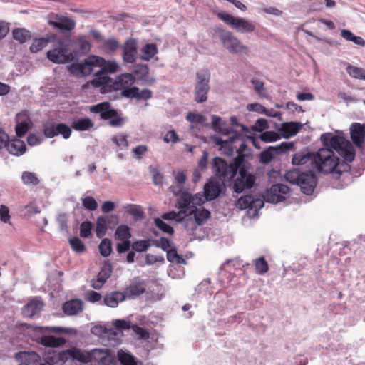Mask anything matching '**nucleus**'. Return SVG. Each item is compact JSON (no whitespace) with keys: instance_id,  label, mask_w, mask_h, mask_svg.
<instances>
[{"instance_id":"obj_40","label":"nucleus","mask_w":365,"mask_h":365,"mask_svg":"<svg viewBox=\"0 0 365 365\" xmlns=\"http://www.w3.org/2000/svg\"><path fill=\"white\" fill-rule=\"evenodd\" d=\"M118 359L121 365H138L135 358L123 350L118 351Z\"/></svg>"},{"instance_id":"obj_23","label":"nucleus","mask_w":365,"mask_h":365,"mask_svg":"<svg viewBox=\"0 0 365 365\" xmlns=\"http://www.w3.org/2000/svg\"><path fill=\"white\" fill-rule=\"evenodd\" d=\"M125 297L123 292L114 291L108 292L105 294L103 298L104 304L111 308H115L118 306L119 303L125 301Z\"/></svg>"},{"instance_id":"obj_51","label":"nucleus","mask_w":365,"mask_h":365,"mask_svg":"<svg viewBox=\"0 0 365 365\" xmlns=\"http://www.w3.org/2000/svg\"><path fill=\"white\" fill-rule=\"evenodd\" d=\"M56 133L57 135H61L64 139H68L71 135V128L65 123H57Z\"/></svg>"},{"instance_id":"obj_57","label":"nucleus","mask_w":365,"mask_h":365,"mask_svg":"<svg viewBox=\"0 0 365 365\" xmlns=\"http://www.w3.org/2000/svg\"><path fill=\"white\" fill-rule=\"evenodd\" d=\"M82 205L85 209L93 211L97 209L98 203L96 200L91 196H87L82 200Z\"/></svg>"},{"instance_id":"obj_16","label":"nucleus","mask_w":365,"mask_h":365,"mask_svg":"<svg viewBox=\"0 0 365 365\" xmlns=\"http://www.w3.org/2000/svg\"><path fill=\"white\" fill-rule=\"evenodd\" d=\"M123 59L125 63L135 62L138 54L137 41L131 38L126 40L123 47Z\"/></svg>"},{"instance_id":"obj_61","label":"nucleus","mask_w":365,"mask_h":365,"mask_svg":"<svg viewBox=\"0 0 365 365\" xmlns=\"http://www.w3.org/2000/svg\"><path fill=\"white\" fill-rule=\"evenodd\" d=\"M273 148L270 147L269 149L262 151L259 155V161L262 163H269L273 159V153L272 150Z\"/></svg>"},{"instance_id":"obj_50","label":"nucleus","mask_w":365,"mask_h":365,"mask_svg":"<svg viewBox=\"0 0 365 365\" xmlns=\"http://www.w3.org/2000/svg\"><path fill=\"white\" fill-rule=\"evenodd\" d=\"M78 50L81 53L86 54L88 53L91 48V43L84 36L79 37L77 40Z\"/></svg>"},{"instance_id":"obj_29","label":"nucleus","mask_w":365,"mask_h":365,"mask_svg":"<svg viewBox=\"0 0 365 365\" xmlns=\"http://www.w3.org/2000/svg\"><path fill=\"white\" fill-rule=\"evenodd\" d=\"M56 38V35L51 34L47 38H36L33 41L31 46H30V51L31 53H37L39 51L42 50L44 47H46L48 43L53 42Z\"/></svg>"},{"instance_id":"obj_33","label":"nucleus","mask_w":365,"mask_h":365,"mask_svg":"<svg viewBox=\"0 0 365 365\" xmlns=\"http://www.w3.org/2000/svg\"><path fill=\"white\" fill-rule=\"evenodd\" d=\"M158 52V47L155 43H147L141 49L140 58L143 61H148L154 57Z\"/></svg>"},{"instance_id":"obj_4","label":"nucleus","mask_w":365,"mask_h":365,"mask_svg":"<svg viewBox=\"0 0 365 365\" xmlns=\"http://www.w3.org/2000/svg\"><path fill=\"white\" fill-rule=\"evenodd\" d=\"M220 191L221 189L219 184L209 182L205 185L203 192H197L195 195H192L188 192H183L182 194L180 203L183 207L190 205V203L203 205L205 202L214 200L218 197Z\"/></svg>"},{"instance_id":"obj_46","label":"nucleus","mask_w":365,"mask_h":365,"mask_svg":"<svg viewBox=\"0 0 365 365\" xmlns=\"http://www.w3.org/2000/svg\"><path fill=\"white\" fill-rule=\"evenodd\" d=\"M99 251L102 256L108 257L112 252V243L111 240L108 238H104L101 242L99 246Z\"/></svg>"},{"instance_id":"obj_63","label":"nucleus","mask_w":365,"mask_h":365,"mask_svg":"<svg viewBox=\"0 0 365 365\" xmlns=\"http://www.w3.org/2000/svg\"><path fill=\"white\" fill-rule=\"evenodd\" d=\"M128 213L138 218H143L144 217V212L142 207L139 205H132L130 206Z\"/></svg>"},{"instance_id":"obj_21","label":"nucleus","mask_w":365,"mask_h":365,"mask_svg":"<svg viewBox=\"0 0 365 365\" xmlns=\"http://www.w3.org/2000/svg\"><path fill=\"white\" fill-rule=\"evenodd\" d=\"M62 309L68 316L77 315L83 310V302L80 299H71L63 304Z\"/></svg>"},{"instance_id":"obj_17","label":"nucleus","mask_w":365,"mask_h":365,"mask_svg":"<svg viewBox=\"0 0 365 365\" xmlns=\"http://www.w3.org/2000/svg\"><path fill=\"white\" fill-rule=\"evenodd\" d=\"M202 205H195L191 204L190 206L187 208V215H190L194 216V219L195 223L197 225H201L204 224L208 219L211 217L210 212L204 208H197V206H202Z\"/></svg>"},{"instance_id":"obj_59","label":"nucleus","mask_w":365,"mask_h":365,"mask_svg":"<svg viewBox=\"0 0 365 365\" xmlns=\"http://www.w3.org/2000/svg\"><path fill=\"white\" fill-rule=\"evenodd\" d=\"M108 107H111V105L109 102H103L98 104L92 106L90 108V111L93 113H100V115L103 113L108 108Z\"/></svg>"},{"instance_id":"obj_20","label":"nucleus","mask_w":365,"mask_h":365,"mask_svg":"<svg viewBox=\"0 0 365 365\" xmlns=\"http://www.w3.org/2000/svg\"><path fill=\"white\" fill-rule=\"evenodd\" d=\"M70 359L81 363L82 361H85V359L82 357V350L76 347L61 351L56 356L57 361H61L63 363Z\"/></svg>"},{"instance_id":"obj_64","label":"nucleus","mask_w":365,"mask_h":365,"mask_svg":"<svg viewBox=\"0 0 365 365\" xmlns=\"http://www.w3.org/2000/svg\"><path fill=\"white\" fill-rule=\"evenodd\" d=\"M113 142L115 143L118 147L126 148L128 145L127 137L125 135L120 134L113 138Z\"/></svg>"},{"instance_id":"obj_58","label":"nucleus","mask_w":365,"mask_h":365,"mask_svg":"<svg viewBox=\"0 0 365 365\" xmlns=\"http://www.w3.org/2000/svg\"><path fill=\"white\" fill-rule=\"evenodd\" d=\"M251 83L254 86V89L255 92L261 97L266 96V89L264 88V84L262 81L258 79H252Z\"/></svg>"},{"instance_id":"obj_48","label":"nucleus","mask_w":365,"mask_h":365,"mask_svg":"<svg viewBox=\"0 0 365 365\" xmlns=\"http://www.w3.org/2000/svg\"><path fill=\"white\" fill-rule=\"evenodd\" d=\"M225 134L227 135L231 134L232 136L228 137L226 139H222V138H216L215 139V142L217 145H220L222 148L227 146L230 143H232L235 140V136L237 135V133L235 132H230L228 130H226L225 132Z\"/></svg>"},{"instance_id":"obj_10","label":"nucleus","mask_w":365,"mask_h":365,"mask_svg":"<svg viewBox=\"0 0 365 365\" xmlns=\"http://www.w3.org/2000/svg\"><path fill=\"white\" fill-rule=\"evenodd\" d=\"M104 61V58L98 56H88L84 63L73 64L69 69L72 73L81 74L83 76L90 75L94 66H98V64Z\"/></svg>"},{"instance_id":"obj_3","label":"nucleus","mask_w":365,"mask_h":365,"mask_svg":"<svg viewBox=\"0 0 365 365\" xmlns=\"http://www.w3.org/2000/svg\"><path fill=\"white\" fill-rule=\"evenodd\" d=\"M284 178L289 182L299 185L302 192L307 195L312 194L317 185V178L312 171L292 169L286 173Z\"/></svg>"},{"instance_id":"obj_52","label":"nucleus","mask_w":365,"mask_h":365,"mask_svg":"<svg viewBox=\"0 0 365 365\" xmlns=\"http://www.w3.org/2000/svg\"><path fill=\"white\" fill-rule=\"evenodd\" d=\"M103 46L109 52L113 53L120 48V43L115 38H109L104 41Z\"/></svg>"},{"instance_id":"obj_1","label":"nucleus","mask_w":365,"mask_h":365,"mask_svg":"<svg viewBox=\"0 0 365 365\" xmlns=\"http://www.w3.org/2000/svg\"><path fill=\"white\" fill-rule=\"evenodd\" d=\"M323 144L335 150L344 159L340 162L333 150L330 148L319 149L313 156V168L318 172L332 173L339 178L343 172L350 170L351 163L355 158V150L352 144L345 138L324 133L321 135Z\"/></svg>"},{"instance_id":"obj_15","label":"nucleus","mask_w":365,"mask_h":365,"mask_svg":"<svg viewBox=\"0 0 365 365\" xmlns=\"http://www.w3.org/2000/svg\"><path fill=\"white\" fill-rule=\"evenodd\" d=\"M48 24L56 29L70 31L75 28L76 22L71 18L59 15L53 14L50 16Z\"/></svg>"},{"instance_id":"obj_27","label":"nucleus","mask_w":365,"mask_h":365,"mask_svg":"<svg viewBox=\"0 0 365 365\" xmlns=\"http://www.w3.org/2000/svg\"><path fill=\"white\" fill-rule=\"evenodd\" d=\"M43 305V303L39 300H31V302L24 306L22 313L24 317L31 318L41 311Z\"/></svg>"},{"instance_id":"obj_28","label":"nucleus","mask_w":365,"mask_h":365,"mask_svg":"<svg viewBox=\"0 0 365 365\" xmlns=\"http://www.w3.org/2000/svg\"><path fill=\"white\" fill-rule=\"evenodd\" d=\"M302 124L297 122H288L282 124L279 131L282 132L283 137L289 138L297 135L302 128Z\"/></svg>"},{"instance_id":"obj_42","label":"nucleus","mask_w":365,"mask_h":365,"mask_svg":"<svg viewBox=\"0 0 365 365\" xmlns=\"http://www.w3.org/2000/svg\"><path fill=\"white\" fill-rule=\"evenodd\" d=\"M255 271L259 274H264L269 270V265L264 257L262 256L254 260Z\"/></svg>"},{"instance_id":"obj_55","label":"nucleus","mask_w":365,"mask_h":365,"mask_svg":"<svg viewBox=\"0 0 365 365\" xmlns=\"http://www.w3.org/2000/svg\"><path fill=\"white\" fill-rule=\"evenodd\" d=\"M167 252V259L170 262H176L181 264L184 262V259L182 256L178 254L175 248L170 249Z\"/></svg>"},{"instance_id":"obj_45","label":"nucleus","mask_w":365,"mask_h":365,"mask_svg":"<svg viewBox=\"0 0 365 365\" xmlns=\"http://www.w3.org/2000/svg\"><path fill=\"white\" fill-rule=\"evenodd\" d=\"M22 181L26 185H37L40 180L37 175L32 172L25 171L22 173Z\"/></svg>"},{"instance_id":"obj_19","label":"nucleus","mask_w":365,"mask_h":365,"mask_svg":"<svg viewBox=\"0 0 365 365\" xmlns=\"http://www.w3.org/2000/svg\"><path fill=\"white\" fill-rule=\"evenodd\" d=\"M15 358L20 362L19 365H41V356L35 351H19Z\"/></svg>"},{"instance_id":"obj_62","label":"nucleus","mask_w":365,"mask_h":365,"mask_svg":"<svg viewBox=\"0 0 365 365\" xmlns=\"http://www.w3.org/2000/svg\"><path fill=\"white\" fill-rule=\"evenodd\" d=\"M187 120L190 123H204L206 120V118L201 114L195 113L190 112L186 117Z\"/></svg>"},{"instance_id":"obj_41","label":"nucleus","mask_w":365,"mask_h":365,"mask_svg":"<svg viewBox=\"0 0 365 365\" xmlns=\"http://www.w3.org/2000/svg\"><path fill=\"white\" fill-rule=\"evenodd\" d=\"M98 67L101 68L102 73H115L119 68V66L115 61H106L104 58V61L98 64Z\"/></svg>"},{"instance_id":"obj_35","label":"nucleus","mask_w":365,"mask_h":365,"mask_svg":"<svg viewBox=\"0 0 365 365\" xmlns=\"http://www.w3.org/2000/svg\"><path fill=\"white\" fill-rule=\"evenodd\" d=\"M112 83V78L105 75V73H102L99 71L96 74V78L91 81V84L94 87H100L102 86H108Z\"/></svg>"},{"instance_id":"obj_13","label":"nucleus","mask_w":365,"mask_h":365,"mask_svg":"<svg viewBox=\"0 0 365 365\" xmlns=\"http://www.w3.org/2000/svg\"><path fill=\"white\" fill-rule=\"evenodd\" d=\"M289 188L284 184H274L271 186L267 192V201L272 203L282 202L285 199V195L288 194Z\"/></svg>"},{"instance_id":"obj_37","label":"nucleus","mask_w":365,"mask_h":365,"mask_svg":"<svg viewBox=\"0 0 365 365\" xmlns=\"http://www.w3.org/2000/svg\"><path fill=\"white\" fill-rule=\"evenodd\" d=\"M314 154L315 153L303 154L297 153L293 156L292 163L294 165H304L311 161V164L313 166V156Z\"/></svg>"},{"instance_id":"obj_7","label":"nucleus","mask_w":365,"mask_h":365,"mask_svg":"<svg viewBox=\"0 0 365 365\" xmlns=\"http://www.w3.org/2000/svg\"><path fill=\"white\" fill-rule=\"evenodd\" d=\"M223 46L232 54L247 55L249 48L244 45L232 32L222 30L219 36Z\"/></svg>"},{"instance_id":"obj_12","label":"nucleus","mask_w":365,"mask_h":365,"mask_svg":"<svg viewBox=\"0 0 365 365\" xmlns=\"http://www.w3.org/2000/svg\"><path fill=\"white\" fill-rule=\"evenodd\" d=\"M146 291V285L143 280L139 277L134 278L125 287L123 294L125 299H135Z\"/></svg>"},{"instance_id":"obj_39","label":"nucleus","mask_w":365,"mask_h":365,"mask_svg":"<svg viewBox=\"0 0 365 365\" xmlns=\"http://www.w3.org/2000/svg\"><path fill=\"white\" fill-rule=\"evenodd\" d=\"M115 236L118 240H130L131 233L129 227L126 225H119L115 230Z\"/></svg>"},{"instance_id":"obj_26","label":"nucleus","mask_w":365,"mask_h":365,"mask_svg":"<svg viewBox=\"0 0 365 365\" xmlns=\"http://www.w3.org/2000/svg\"><path fill=\"white\" fill-rule=\"evenodd\" d=\"M9 152L14 155L19 156L23 155L26 150L25 143L18 138L9 140V143L6 146Z\"/></svg>"},{"instance_id":"obj_31","label":"nucleus","mask_w":365,"mask_h":365,"mask_svg":"<svg viewBox=\"0 0 365 365\" xmlns=\"http://www.w3.org/2000/svg\"><path fill=\"white\" fill-rule=\"evenodd\" d=\"M94 124L89 118H77L73 120L71 127L78 131L88 130L93 127Z\"/></svg>"},{"instance_id":"obj_8","label":"nucleus","mask_w":365,"mask_h":365,"mask_svg":"<svg viewBox=\"0 0 365 365\" xmlns=\"http://www.w3.org/2000/svg\"><path fill=\"white\" fill-rule=\"evenodd\" d=\"M237 172L238 175L234 181V191L241 193L246 189L252 188L255 182V176L246 169L244 163L240 166Z\"/></svg>"},{"instance_id":"obj_34","label":"nucleus","mask_w":365,"mask_h":365,"mask_svg":"<svg viewBox=\"0 0 365 365\" xmlns=\"http://www.w3.org/2000/svg\"><path fill=\"white\" fill-rule=\"evenodd\" d=\"M134 73L139 76V78L141 80L148 81L149 84H152L155 82L154 78H151L148 80V76L149 73V68L145 64H137L134 68Z\"/></svg>"},{"instance_id":"obj_47","label":"nucleus","mask_w":365,"mask_h":365,"mask_svg":"<svg viewBox=\"0 0 365 365\" xmlns=\"http://www.w3.org/2000/svg\"><path fill=\"white\" fill-rule=\"evenodd\" d=\"M253 197L251 195H245L238 199L237 206L241 210L252 208L253 207Z\"/></svg>"},{"instance_id":"obj_9","label":"nucleus","mask_w":365,"mask_h":365,"mask_svg":"<svg viewBox=\"0 0 365 365\" xmlns=\"http://www.w3.org/2000/svg\"><path fill=\"white\" fill-rule=\"evenodd\" d=\"M210 73L208 71H200L197 73V83L195 88V100L197 103H203L207 99L210 90Z\"/></svg>"},{"instance_id":"obj_49","label":"nucleus","mask_w":365,"mask_h":365,"mask_svg":"<svg viewBox=\"0 0 365 365\" xmlns=\"http://www.w3.org/2000/svg\"><path fill=\"white\" fill-rule=\"evenodd\" d=\"M71 248L78 253H82L86 250L83 242L77 237H74L69 240Z\"/></svg>"},{"instance_id":"obj_60","label":"nucleus","mask_w":365,"mask_h":365,"mask_svg":"<svg viewBox=\"0 0 365 365\" xmlns=\"http://www.w3.org/2000/svg\"><path fill=\"white\" fill-rule=\"evenodd\" d=\"M149 247L150 243L148 240H138L133 244V249L138 252H145Z\"/></svg>"},{"instance_id":"obj_18","label":"nucleus","mask_w":365,"mask_h":365,"mask_svg":"<svg viewBox=\"0 0 365 365\" xmlns=\"http://www.w3.org/2000/svg\"><path fill=\"white\" fill-rule=\"evenodd\" d=\"M350 135L354 144L359 148L361 147L365 138V124L352 123L350 128Z\"/></svg>"},{"instance_id":"obj_22","label":"nucleus","mask_w":365,"mask_h":365,"mask_svg":"<svg viewBox=\"0 0 365 365\" xmlns=\"http://www.w3.org/2000/svg\"><path fill=\"white\" fill-rule=\"evenodd\" d=\"M182 198V195L178 198L176 202V207L180 209L179 212H176L175 211H171L167 213H164L162 215L163 219L168 220H176L178 222H181L183 220V217H182V215H187V208L190 206V205L183 207V206L180 203V200Z\"/></svg>"},{"instance_id":"obj_5","label":"nucleus","mask_w":365,"mask_h":365,"mask_svg":"<svg viewBox=\"0 0 365 365\" xmlns=\"http://www.w3.org/2000/svg\"><path fill=\"white\" fill-rule=\"evenodd\" d=\"M53 49L46 53L48 59L54 63H66L73 59V56L70 51L68 44L61 38H57L52 42Z\"/></svg>"},{"instance_id":"obj_43","label":"nucleus","mask_w":365,"mask_h":365,"mask_svg":"<svg viewBox=\"0 0 365 365\" xmlns=\"http://www.w3.org/2000/svg\"><path fill=\"white\" fill-rule=\"evenodd\" d=\"M346 71L352 78L364 79L365 70L361 68H359L348 63L346 68Z\"/></svg>"},{"instance_id":"obj_44","label":"nucleus","mask_w":365,"mask_h":365,"mask_svg":"<svg viewBox=\"0 0 365 365\" xmlns=\"http://www.w3.org/2000/svg\"><path fill=\"white\" fill-rule=\"evenodd\" d=\"M57 123L53 122H47L43 125V135L48 138H54L57 136L56 128Z\"/></svg>"},{"instance_id":"obj_54","label":"nucleus","mask_w":365,"mask_h":365,"mask_svg":"<svg viewBox=\"0 0 365 365\" xmlns=\"http://www.w3.org/2000/svg\"><path fill=\"white\" fill-rule=\"evenodd\" d=\"M259 138L265 143L275 142L279 139V135L274 131H266L262 133Z\"/></svg>"},{"instance_id":"obj_6","label":"nucleus","mask_w":365,"mask_h":365,"mask_svg":"<svg viewBox=\"0 0 365 365\" xmlns=\"http://www.w3.org/2000/svg\"><path fill=\"white\" fill-rule=\"evenodd\" d=\"M216 16L237 32L251 33L256 29L254 24L243 18L235 17L222 11L217 12Z\"/></svg>"},{"instance_id":"obj_25","label":"nucleus","mask_w":365,"mask_h":365,"mask_svg":"<svg viewBox=\"0 0 365 365\" xmlns=\"http://www.w3.org/2000/svg\"><path fill=\"white\" fill-rule=\"evenodd\" d=\"M101 118L103 120H110L109 125L112 127H120L123 125V119L121 118L116 110L108 107L102 115Z\"/></svg>"},{"instance_id":"obj_56","label":"nucleus","mask_w":365,"mask_h":365,"mask_svg":"<svg viewBox=\"0 0 365 365\" xmlns=\"http://www.w3.org/2000/svg\"><path fill=\"white\" fill-rule=\"evenodd\" d=\"M154 222L155 226L163 232L170 235H173L174 233V229L161 219L155 218Z\"/></svg>"},{"instance_id":"obj_36","label":"nucleus","mask_w":365,"mask_h":365,"mask_svg":"<svg viewBox=\"0 0 365 365\" xmlns=\"http://www.w3.org/2000/svg\"><path fill=\"white\" fill-rule=\"evenodd\" d=\"M13 38L20 43H25L31 38V33L29 31L23 28L14 29L12 31Z\"/></svg>"},{"instance_id":"obj_38","label":"nucleus","mask_w":365,"mask_h":365,"mask_svg":"<svg viewBox=\"0 0 365 365\" xmlns=\"http://www.w3.org/2000/svg\"><path fill=\"white\" fill-rule=\"evenodd\" d=\"M108 229L107 219L105 216H100L96 220V233L98 238H102Z\"/></svg>"},{"instance_id":"obj_24","label":"nucleus","mask_w":365,"mask_h":365,"mask_svg":"<svg viewBox=\"0 0 365 365\" xmlns=\"http://www.w3.org/2000/svg\"><path fill=\"white\" fill-rule=\"evenodd\" d=\"M108 350L95 349L91 351H82V357L85 359V361H82V363H89L93 361H98L100 363L103 357L107 356Z\"/></svg>"},{"instance_id":"obj_30","label":"nucleus","mask_w":365,"mask_h":365,"mask_svg":"<svg viewBox=\"0 0 365 365\" xmlns=\"http://www.w3.org/2000/svg\"><path fill=\"white\" fill-rule=\"evenodd\" d=\"M39 343L47 347H59L66 343V339L63 337L43 336L40 338Z\"/></svg>"},{"instance_id":"obj_2","label":"nucleus","mask_w":365,"mask_h":365,"mask_svg":"<svg viewBox=\"0 0 365 365\" xmlns=\"http://www.w3.org/2000/svg\"><path fill=\"white\" fill-rule=\"evenodd\" d=\"M244 163L245 158L243 155L237 156L230 163H227L222 158L215 157L212 162V172L223 184L230 182L236 176L240 166Z\"/></svg>"},{"instance_id":"obj_11","label":"nucleus","mask_w":365,"mask_h":365,"mask_svg":"<svg viewBox=\"0 0 365 365\" xmlns=\"http://www.w3.org/2000/svg\"><path fill=\"white\" fill-rule=\"evenodd\" d=\"M16 123L15 131L19 138L24 136L33 125L27 110H23L16 115Z\"/></svg>"},{"instance_id":"obj_14","label":"nucleus","mask_w":365,"mask_h":365,"mask_svg":"<svg viewBox=\"0 0 365 365\" xmlns=\"http://www.w3.org/2000/svg\"><path fill=\"white\" fill-rule=\"evenodd\" d=\"M112 272L113 267L110 262L109 260L105 261L96 278L91 280V287L95 289H101L108 279L111 276Z\"/></svg>"},{"instance_id":"obj_32","label":"nucleus","mask_w":365,"mask_h":365,"mask_svg":"<svg viewBox=\"0 0 365 365\" xmlns=\"http://www.w3.org/2000/svg\"><path fill=\"white\" fill-rule=\"evenodd\" d=\"M134 81L135 78L132 74L124 73L118 77V81L114 83L113 88L115 90L124 89L129 87Z\"/></svg>"},{"instance_id":"obj_53","label":"nucleus","mask_w":365,"mask_h":365,"mask_svg":"<svg viewBox=\"0 0 365 365\" xmlns=\"http://www.w3.org/2000/svg\"><path fill=\"white\" fill-rule=\"evenodd\" d=\"M93 225L90 221H84L80 226V236L83 238H88L91 235Z\"/></svg>"}]
</instances>
